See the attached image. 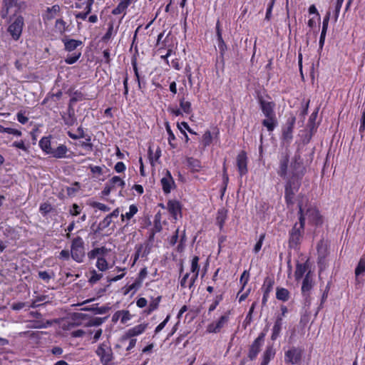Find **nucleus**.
Masks as SVG:
<instances>
[{
    "mask_svg": "<svg viewBox=\"0 0 365 365\" xmlns=\"http://www.w3.org/2000/svg\"><path fill=\"white\" fill-rule=\"evenodd\" d=\"M299 214L300 215V207L303 210L304 222L307 220L310 224L319 225L322 224V217L318 210L307 204V197H302L298 202Z\"/></svg>",
    "mask_w": 365,
    "mask_h": 365,
    "instance_id": "1",
    "label": "nucleus"
},
{
    "mask_svg": "<svg viewBox=\"0 0 365 365\" xmlns=\"http://www.w3.org/2000/svg\"><path fill=\"white\" fill-rule=\"evenodd\" d=\"M5 19L9 24L7 29L8 33L14 41L19 40L24 26V17L20 14H17V10H15V13H14L12 16Z\"/></svg>",
    "mask_w": 365,
    "mask_h": 365,
    "instance_id": "2",
    "label": "nucleus"
},
{
    "mask_svg": "<svg viewBox=\"0 0 365 365\" xmlns=\"http://www.w3.org/2000/svg\"><path fill=\"white\" fill-rule=\"evenodd\" d=\"M303 210L300 207V216H299V222L296 223L289 232V245L291 247H294L297 245L302 237V234L304 232V216L302 215Z\"/></svg>",
    "mask_w": 365,
    "mask_h": 365,
    "instance_id": "3",
    "label": "nucleus"
},
{
    "mask_svg": "<svg viewBox=\"0 0 365 365\" xmlns=\"http://www.w3.org/2000/svg\"><path fill=\"white\" fill-rule=\"evenodd\" d=\"M71 256L78 263L83 261L85 257L84 242L81 237H75L71 242Z\"/></svg>",
    "mask_w": 365,
    "mask_h": 365,
    "instance_id": "4",
    "label": "nucleus"
},
{
    "mask_svg": "<svg viewBox=\"0 0 365 365\" xmlns=\"http://www.w3.org/2000/svg\"><path fill=\"white\" fill-rule=\"evenodd\" d=\"M2 6L0 10V16L2 19H8L9 16L15 13V10H17V14H19L22 2L19 0H2Z\"/></svg>",
    "mask_w": 365,
    "mask_h": 365,
    "instance_id": "5",
    "label": "nucleus"
},
{
    "mask_svg": "<svg viewBox=\"0 0 365 365\" xmlns=\"http://www.w3.org/2000/svg\"><path fill=\"white\" fill-rule=\"evenodd\" d=\"M96 354L100 357L103 365H110L113 356L110 347L106 344H101L97 350Z\"/></svg>",
    "mask_w": 365,
    "mask_h": 365,
    "instance_id": "6",
    "label": "nucleus"
},
{
    "mask_svg": "<svg viewBox=\"0 0 365 365\" xmlns=\"http://www.w3.org/2000/svg\"><path fill=\"white\" fill-rule=\"evenodd\" d=\"M289 160V155L287 152H283L280 154L277 174L284 179L287 178V168Z\"/></svg>",
    "mask_w": 365,
    "mask_h": 365,
    "instance_id": "7",
    "label": "nucleus"
},
{
    "mask_svg": "<svg viewBox=\"0 0 365 365\" xmlns=\"http://www.w3.org/2000/svg\"><path fill=\"white\" fill-rule=\"evenodd\" d=\"M148 325V324L143 323L128 329L123 334L122 337L123 340L131 339L142 334L147 329Z\"/></svg>",
    "mask_w": 365,
    "mask_h": 365,
    "instance_id": "8",
    "label": "nucleus"
},
{
    "mask_svg": "<svg viewBox=\"0 0 365 365\" xmlns=\"http://www.w3.org/2000/svg\"><path fill=\"white\" fill-rule=\"evenodd\" d=\"M259 103L261 110L266 118L276 116L274 112L275 103L274 102L267 101L262 98H259Z\"/></svg>",
    "mask_w": 365,
    "mask_h": 365,
    "instance_id": "9",
    "label": "nucleus"
},
{
    "mask_svg": "<svg viewBox=\"0 0 365 365\" xmlns=\"http://www.w3.org/2000/svg\"><path fill=\"white\" fill-rule=\"evenodd\" d=\"M229 320L228 314L222 315L217 322H212L207 325V331L209 333H218L221 329L227 323Z\"/></svg>",
    "mask_w": 365,
    "mask_h": 365,
    "instance_id": "10",
    "label": "nucleus"
},
{
    "mask_svg": "<svg viewBox=\"0 0 365 365\" xmlns=\"http://www.w3.org/2000/svg\"><path fill=\"white\" fill-rule=\"evenodd\" d=\"M264 338V334H261L254 341L252 344L251 345L248 356L251 360H253L256 358L258 353L260 351V348L262 346Z\"/></svg>",
    "mask_w": 365,
    "mask_h": 365,
    "instance_id": "11",
    "label": "nucleus"
},
{
    "mask_svg": "<svg viewBox=\"0 0 365 365\" xmlns=\"http://www.w3.org/2000/svg\"><path fill=\"white\" fill-rule=\"evenodd\" d=\"M160 182L163 192L170 193L175 182L169 170H165V175L162 178Z\"/></svg>",
    "mask_w": 365,
    "mask_h": 365,
    "instance_id": "12",
    "label": "nucleus"
},
{
    "mask_svg": "<svg viewBox=\"0 0 365 365\" xmlns=\"http://www.w3.org/2000/svg\"><path fill=\"white\" fill-rule=\"evenodd\" d=\"M237 165L241 176L247 174V160L245 152L242 151L237 157Z\"/></svg>",
    "mask_w": 365,
    "mask_h": 365,
    "instance_id": "13",
    "label": "nucleus"
},
{
    "mask_svg": "<svg viewBox=\"0 0 365 365\" xmlns=\"http://www.w3.org/2000/svg\"><path fill=\"white\" fill-rule=\"evenodd\" d=\"M300 358L299 351L297 349L292 348L285 353L284 361L286 363L294 364H297L300 360Z\"/></svg>",
    "mask_w": 365,
    "mask_h": 365,
    "instance_id": "14",
    "label": "nucleus"
},
{
    "mask_svg": "<svg viewBox=\"0 0 365 365\" xmlns=\"http://www.w3.org/2000/svg\"><path fill=\"white\" fill-rule=\"evenodd\" d=\"M295 120V117L294 116H292L287 120V128L283 131V137L285 140H289L292 138V132Z\"/></svg>",
    "mask_w": 365,
    "mask_h": 365,
    "instance_id": "15",
    "label": "nucleus"
},
{
    "mask_svg": "<svg viewBox=\"0 0 365 365\" xmlns=\"http://www.w3.org/2000/svg\"><path fill=\"white\" fill-rule=\"evenodd\" d=\"M169 212L177 220V216L180 214L181 207L179 202L176 200H170L167 205Z\"/></svg>",
    "mask_w": 365,
    "mask_h": 365,
    "instance_id": "16",
    "label": "nucleus"
},
{
    "mask_svg": "<svg viewBox=\"0 0 365 365\" xmlns=\"http://www.w3.org/2000/svg\"><path fill=\"white\" fill-rule=\"evenodd\" d=\"M282 317L278 316L276 319V321H275L274 324L272 328V336H271L272 340L274 341L279 337L281 330H282Z\"/></svg>",
    "mask_w": 365,
    "mask_h": 365,
    "instance_id": "17",
    "label": "nucleus"
},
{
    "mask_svg": "<svg viewBox=\"0 0 365 365\" xmlns=\"http://www.w3.org/2000/svg\"><path fill=\"white\" fill-rule=\"evenodd\" d=\"M62 41L64 43L65 49L69 52L74 51L78 46H81L83 43L81 41L76 39L63 38Z\"/></svg>",
    "mask_w": 365,
    "mask_h": 365,
    "instance_id": "18",
    "label": "nucleus"
},
{
    "mask_svg": "<svg viewBox=\"0 0 365 365\" xmlns=\"http://www.w3.org/2000/svg\"><path fill=\"white\" fill-rule=\"evenodd\" d=\"M295 194V190L292 187V182L289 180L285 186V200L288 205L293 204V198Z\"/></svg>",
    "mask_w": 365,
    "mask_h": 365,
    "instance_id": "19",
    "label": "nucleus"
},
{
    "mask_svg": "<svg viewBox=\"0 0 365 365\" xmlns=\"http://www.w3.org/2000/svg\"><path fill=\"white\" fill-rule=\"evenodd\" d=\"M262 125L267 128L269 132H272L277 125V119L276 116L267 117L262 122Z\"/></svg>",
    "mask_w": 365,
    "mask_h": 365,
    "instance_id": "20",
    "label": "nucleus"
},
{
    "mask_svg": "<svg viewBox=\"0 0 365 365\" xmlns=\"http://www.w3.org/2000/svg\"><path fill=\"white\" fill-rule=\"evenodd\" d=\"M67 151L68 149L66 145H60L56 149H52L50 154L56 158H62L66 157Z\"/></svg>",
    "mask_w": 365,
    "mask_h": 365,
    "instance_id": "21",
    "label": "nucleus"
},
{
    "mask_svg": "<svg viewBox=\"0 0 365 365\" xmlns=\"http://www.w3.org/2000/svg\"><path fill=\"white\" fill-rule=\"evenodd\" d=\"M107 251L108 250L105 247L95 248L88 253V257L90 259H95L96 257H99L98 256L102 257L106 254Z\"/></svg>",
    "mask_w": 365,
    "mask_h": 365,
    "instance_id": "22",
    "label": "nucleus"
},
{
    "mask_svg": "<svg viewBox=\"0 0 365 365\" xmlns=\"http://www.w3.org/2000/svg\"><path fill=\"white\" fill-rule=\"evenodd\" d=\"M274 354L275 351L274 349L272 346H268L263 354V359L261 365H267L271 359L274 357Z\"/></svg>",
    "mask_w": 365,
    "mask_h": 365,
    "instance_id": "23",
    "label": "nucleus"
},
{
    "mask_svg": "<svg viewBox=\"0 0 365 365\" xmlns=\"http://www.w3.org/2000/svg\"><path fill=\"white\" fill-rule=\"evenodd\" d=\"M39 146L47 154H50L52 150L51 140L49 137H43L39 141Z\"/></svg>",
    "mask_w": 365,
    "mask_h": 365,
    "instance_id": "24",
    "label": "nucleus"
},
{
    "mask_svg": "<svg viewBox=\"0 0 365 365\" xmlns=\"http://www.w3.org/2000/svg\"><path fill=\"white\" fill-rule=\"evenodd\" d=\"M227 212L225 209H220L217 212V215L216 218L217 224L219 225L220 229L221 230L224 225V223L227 219Z\"/></svg>",
    "mask_w": 365,
    "mask_h": 365,
    "instance_id": "25",
    "label": "nucleus"
},
{
    "mask_svg": "<svg viewBox=\"0 0 365 365\" xmlns=\"http://www.w3.org/2000/svg\"><path fill=\"white\" fill-rule=\"evenodd\" d=\"M276 297L279 300L287 302L289 299V292L285 288H277Z\"/></svg>",
    "mask_w": 365,
    "mask_h": 365,
    "instance_id": "26",
    "label": "nucleus"
},
{
    "mask_svg": "<svg viewBox=\"0 0 365 365\" xmlns=\"http://www.w3.org/2000/svg\"><path fill=\"white\" fill-rule=\"evenodd\" d=\"M187 166L193 171L198 172L201 168L200 162L193 158H188L187 159Z\"/></svg>",
    "mask_w": 365,
    "mask_h": 365,
    "instance_id": "27",
    "label": "nucleus"
},
{
    "mask_svg": "<svg viewBox=\"0 0 365 365\" xmlns=\"http://www.w3.org/2000/svg\"><path fill=\"white\" fill-rule=\"evenodd\" d=\"M310 272H309L302 282V291L303 293L308 292L312 287V282L310 278Z\"/></svg>",
    "mask_w": 365,
    "mask_h": 365,
    "instance_id": "28",
    "label": "nucleus"
},
{
    "mask_svg": "<svg viewBox=\"0 0 365 365\" xmlns=\"http://www.w3.org/2000/svg\"><path fill=\"white\" fill-rule=\"evenodd\" d=\"M307 270V265L306 264H297L294 276L297 280H299Z\"/></svg>",
    "mask_w": 365,
    "mask_h": 365,
    "instance_id": "29",
    "label": "nucleus"
},
{
    "mask_svg": "<svg viewBox=\"0 0 365 365\" xmlns=\"http://www.w3.org/2000/svg\"><path fill=\"white\" fill-rule=\"evenodd\" d=\"M55 28L61 34H63L68 31V25L63 19H59L56 21Z\"/></svg>",
    "mask_w": 365,
    "mask_h": 365,
    "instance_id": "30",
    "label": "nucleus"
},
{
    "mask_svg": "<svg viewBox=\"0 0 365 365\" xmlns=\"http://www.w3.org/2000/svg\"><path fill=\"white\" fill-rule=\"evenodd\" d=\"M180 108L182 113L190 114L192 113V106L190 101H185V98L180 100Z\"/></svg>",
    "mask_w": 365,
    "mask_h": 365,
    "instance_id": "31",
    "label": "nucleus"
},
{
    "mask_svg": "<svg viewBox=\"0 0 365 365\" xmlns=\"http://www.w3.org/2000/svg\"><path fill=\"white\" fill-rule=\"evenodd\" d=\"M96 265L98 270L101 272H104L108 269V263L103 257H98Z\"/></svg>",
    "mask_w": 365,
    "mask_h": 365,
    "instance_id": "32",
    "label": "nucleus"
},
{
    "mask_svg": "<svg viewBox=\"0 0 365 365\" xmlns=\"http://www.w3.org/2000/svg\"><path fill=\"white\" fill-rule=\"evenodd\" d=\"M108 182L111 185V186L115 188L116 187H120L122 188L124 187L125 182L118 176L113 177Z\"/></svg>",
    "mask_w": 365,
    "mask_h": 365,
    "instance_id": "33",
    "label": "nucleus"
},
{
    "mask_svg": "<svg viewBox=\"0 0 365 365\" xmlns=\"http://www.w3.org/2000/svg\"><path fill=\"white\" fill-rule=\"evenodd\" d=\"M83 311H93L95 314H103L108 312V308L106 307H86L81 309Z\"/></svg>",
    "mask_w": 365,
    "mask_h": 365,
    "instance_id": "34",
    "label": "nucleus"
},
{
    "mask_svg": "<svg viewBox=\"0 0 365 365\" xmlns=\"http://www.w3.org/2000/svg\"><path fill=\"white\" fill-rule=\"evenodd\" d=\"M365 272V258H361L355 269L356 277L364 274Z\"/></svg>",
    "mask_w": 365,
    "mask_h": 365,
    "instance_id": "35",
    "label": "nucleus"
},
{
    "mask_svg": "<svg viewBox=\"0 0 365 365\" xmlns=\"http://www.w3.org/2000/svg\"><path fill=\"white\" fill-rule=\"evenodd\" d=\"M199 259H200L197 256H195L192 259L190 271L193 274H199V271H200V266L198 264Z\"/></svg>",
    "mask_w": 365,
    "mask_h": 365,
    "instance_id": "36",
    "label": "nucleus"
},
{
    "mask_svg": "<svg viewBox=\"0 0 365 365\" xmlns=\"http://www.w3.org/2000/svg\"><path fill=\"white\" fill-rule=\"evenodd\" d=\"M160 299H161L160 297H158L155 299H153V300L149 304L148 309L147 311L148 314H150L152 312H153L154 310H155L158 308L159 303L160 302Z\"/></svg>",
    "mask_w": 365,
    "mask_h": 365,
    "instance_id": "37",
    "label": "nucleus"
},
{
    "mask_svg": "<svg viewBox=\"0 0 365 365\" xmlns=\"http://www.w3.org/2000/svg\"><path fill=\"white\" fill-rule=\"evenodd\" d=\"M60 11V6L58 5H54L51 8L47 9L48 14L46 16L47 19L50 20L54 17V15Z\"/></svg>",
    "mask_w": 365,
    "mask_h": 365,
    "instance_id": "38",
    "label": "nucleus"
},
{
    "mask_svg": "<svg viewBox=\"0 0 365 365\" xmlns=\"http://www.w3.org/2000/svg\"><path fill=\"white\" fill-rule=\"evenodd\" d=\"M130 4V3L127 2V1L124 0V1L120 3L118 6L114 9L112 11L113 14L117 15L120 14L124 9L127 8V6Z\"/></svg>",
    "mask_w": 365,
    "mask_h": 365,
    "instance_id": "39",
    "label": "nucleus"
},
{
    "mask_svg": "<svg viewBox=\"0 0 365 365\" xmlns=\"http://www.w3.org/2000/svg\"><path fill=\"white\" fill-rule=\"evenodd\" d=\"M92 207H96L103 212H108L110 210V207L101 202L92 201L89 204Z\"/></svg>",
    "mask_w": 365,
    "mask_h": 365,
    "instance_id": "40",
    "label": "nucleus"
},
{
    "mask_svg": "<svg viewBox=\"0 0 365 365\" xmlns=\"http://www.w3.org/2000/svg\"><path fill=\"white\" fill-rule=\"evenodd\" d=\"M93 333V331H92L90 329H88L87 331L82 330V329H78V330L72 331L71 336L73 337H82L86 334L91 335Z\"/></svg>",
    "mask_w": 365,
    "mask_h": 365,
    "instance_id": "41",
    "label": "nucleus"
},
{
    "mask_svg": "<svg viewBox=\"0 0 365 365\" xmlns=\"http://www.w3.org/2000/svg\"><path fill=\"white\" fill-rule=\"evenodd\" d=\"M148 154H149V158H150V163H151L152 165H153L154 160L156 161V160H158L160 158V155H161V151L158 148V149H157L155 153L153 154L151 148H150L149 150H148Z\"/></svg>",
    "mask_w": 365,
    "mask_h": 365,
    "instance_id": "42",
    "label": "nucleus"
},
{
    "mask_svg": "<svg viewBox=\"0 0 365 365\" xmlns=\"http://www.w3.org/2000/svg\"><path fill=\"white\" fill-rule=\"evenodd\" d=\"M63 119L66 125H73L76 122L73 113H69L67 115H63Z\"/></svg>",
    "mask_w": 365,
    "mask_h": 365,
    "instance_id": "43",
    "label": "nucleus"
},
{
    "mask_svg": "<svg viewBox=\"0 0 365 365\" xmlns=\"http://www.w3.org/2000/svg\"><path fill=\"white\" fill-rule=\"evenodd\" d=\"M51 323L47 321L46 323L41 322H32V324H31L29 327L32 329H43L46 328Z\"/></svg>",
    "mask_w": 365,
    "mask_h": 365,
    "instance_id": "44",
    "label": "nucleus"
},
{
    "mask_svg": "<svg viewBox=\"0 0 365 365\" xmlns=\"http://www.w3.org/2000/svg\"><path fill=\"white\" fill-rule=\"evenodd\" d=\"M91 276L89 279V282L91 284H94L100 280L103 277L102 274H98L96 270H93L91 272Z\"/></svg>",
    "mask_w": 365,
    "mask_h": 365,
    "instance_id": "45",
    "label": "nucleus"
},
{
    "mask_svg": "<svg viewBox=\"0 0 365 365\" xmlns=\"http://www.w3.org/2000/svg\"><path fill=\"white\" fill-rule=\"evenodd\" d=\"M138 212V207L135 205H131L129 207V212L125 214L126 219H131Z\"/></svg>",
    "mask_w": 365,
    "mask_h": 365,
    "instance_id": "46",
    "label": "nucleus"
},
{
    "mask_svg": "<svg viewBox=\"0 0 365 365\" xmlns=\"http://www.w3.org/2000/svg\"><path fill=\"white\" fill-rule=\"evenodd\" d=\"M46 297L44 296V295H42V296H40V297H36V299H34L31 304V305L29 306V307H31V308H36L37 307H38L40 304H38L39 302H43L44 300H46Z\"/></svg>",
    "mask_w": 365,
    "mask_h": 365,
    "instance_id": "47",
    "label": "nucleus"
},
{
    "mask_svg": "<svg viewBox=\"0 0 365 365\" xmlns=\"http://www.w3.org/2000/svg\"><path fill=\"white\" fill-rule=\"evenodd\" d=\"M264 237H265L264 234H262L259 236V240L255 244V247H254V252L255 253H257L261 250Z\"/></svg>",
    "mask_w": 365,
    "mask_h": 365,
    "instance_id": "48",
    "label": "nucleus"
},
{
    "mask_svg": "<svg viewBox=\"0 0 365 365\" xmlns=\"http://www.w3.org/2000/svg\"><path fill=\"white\" fill-rule=\"evenodd\" d=\"M81 55V53L79 52L77 55L68 56L65 59V61L68 64H73V63H76L78 60V58H80Z\"/></svg>",
    "mask_w": 365,
    "mask_h": 365,
    "instance_id": "49",
    "label": "nucleus"
},
{
    "mask_svg": "<svg viewBox=\"0 0 365 365\" xmlns=\"http://www.w3.org/2000/svg\"><path fill=\"white\" fill-rule=\"evenodd\" d=\"M104 321L103 318L96 317L89 321L88 323V327L92 326H99L101 325Z\"/></svg>",
    "mask_w": 365,
    "mask_h": 365,
    "instance_id": "50",
    "label": "nucleus"
},
{
    "mask_svg": "<svg viewBox=\"0 0 365 365\" xmlns=\"http://www.w3.org/2000/svg\"><path fill=\"white\" fill-rule=\"evenodd\" d=\"M202 141L205 145H208L212 141V135L210 131H206L202 136Z\"/></svg>",
    "mask_w": 365,
    "mask_h": 365,
    "instance_id": "51",
    "label": "nucleus"
},
{
    "mask_svg": "<svg viewBox=\"0 0 365 365\" xmlns=\"http://www.w3.org/2000/svg\"><path fill=\"white\" fill-rule=\"evenodd\" d=\"M170 315H168L166 317V318L164 319L163 322H162L160 324H158L157 326V327L155 328V334H158L159 333L164 327L166 325V324L168 322V321L170 320Z\"/></svg>",
    "mask_w": 365,
    "mask_h": 365,
    "instance_id": "52",
    "label": "nucleus"
},
{
    "mask_svg": "<svg viewBox=\"0 0 365 365\" xmlns=\"http://www.w3.org/2000/svg\"><path fill=\"white\" fill-rule=\"evenodd\" d=\"M16 117L18 121L21 124H26L29 120V118L21 111L17 113Z\"/></svg>",
    "mask_w": 365,
    "mask_h": 365,
    "instance_id": "53",
    "label": "nucleus"
},
{
    "mask_svg": "<svg viewBox=\"0 0 365 365\" xmlns=\"http://www.w3.org/2000/svg\"><path fill=\"white\" fill-rule=\"evenodd\" d=\"M38 277L46 281V282H48L50 280V279L51 278V275L46 271H41V272H38Z\"/></svg>",
    "mask_w": 365,
    "mask_h": 365,
    "instance_id": "54",
    "label": "nucleus"
},
{
    "mask_svg": "<svg viewBox=\"0 0 365 365\" xmlns=\"http://www.w3.org/2000/svg\"><path fill=\"white\" fill-rule=\"evenodd\" d=\"M103 168H105V166H103V167L93 166V165L90 166L91 173L93 174H98V175H101L103 174Z\"/></svg>",
    "mask_w": 365,
    "mask_h": 365,
    "instance_id": "55",
    "label": "nucleus"
},
{
    "mask_svg": "<svg viewBox=\"0 0 365 365\" xmlns=\"http://www.w3.org/2000/svg\"><path fill=\"white\" fill-rule=\"evenodd\" d=\"M272 285L273 282L271 279H266L264 283V287H266L264 292L269 294L272 288Z\"/></svg>",
    "mask_w": 365,
    "mask_h": 365,
    "instance_id": "56",
    "label": "nucleus"
},
{
    "mask_svg": "<svg viewBox=\"0 0 365 365\" xmlns=\"http://www.w3.org/2000/svg\"><path fill=\"white\" fill-rule=\"evenodd\" d=\"M249 280V273L245 270L243 272V273L241 275L240 277V282L243 284L242 289L245 286V284L247 283Z\"/></svg>",
    "mask_w": 365,
    "mask_h": 365,
    "instance_id": "57",
    "label": "nucleus"
},
{
    "mask_svg": "<svg viewBox=\"0 0 365 365\" xmlns=\"http://www.w3.org/2000/svg\"><path fill=\"white\" fill-rule=\"evenodd\" d=\"M120 314H122L120 321L123 324L130 319V314L128 311H122Z\"/></svg>",
    "mask_w": 365,
    "mask_h": 365,
    "instance_id": "58",
    "label": "nucleus"
},
{
    "mask_svg": "<svg viewBox=\"0 0 365 365\" xmlns=\"http://www.w3.org/2000/svg\"><path fill=\"white\" fill-rule=\"evenodd\" d=\"M112 222V218L108 215L101 222V225L103 228H106L110 226Z\"/></svg>",
    "mask_w": 365,
    "mask_h": 365,
    "instance_id": "59",
    "label": "nucleus"
},
{
    "mask_svg": "<svg viewBox=\"0 0 365 365\" xmlns=\"http://www.w3.org/2000/svg\"><path fill=\"white\" fill-rule=\"evenodd\" d=\"M113 189V187L111 186V185L108 182L106 184V186L103 189V190L102 191V195L103 196H107L108 195L111 190Z\"/></svg>",
    "mask_w": 365,
    "mask_h": 365,
    "instance_id": "60",
    "label": "nucleus"
},
{
    "mask_svg": "<svg viewBox=\"0 0 365 365\" xmlns=\"http://www.w3.org/2000/svg\"><path fill=\"white\" fill-rule=\"evenodd\" d=\"M6 133L12 134L16 136H21L22 135L21 131L12 128H6Z\"/></svg>",
    "mask_w": 365,
    "mask_h": 365,
    "instance_id": "61",
    "label": "nucleus"
},
{
    "mask_svg": "<svg viewBox=\"0 0 365 365\" xmlns=\"http://www.w3.org/2000/svg\"><path fill=\"white\" fill-rule=\"evenodd\" d=\"M125 170V165L123 162H118L115 165V170L117 173H122Z\"/></svg>",
    "mask_w": 365,
    "mask_h": 365,
    "instance_id": "62",
    "label": "nucleus"
},
{
    "mask_svg": "<svg viewBox=\"0 0 365 365\" xmlns=\"http://www.w3.org/2000/svg\"><path fill=\"white\" fill-rule=\"evenodd\" d=\"M26 306V303H25V302H17V303H14L11 305V308L14 310L19 311V310L23 309L24 307H25Z\"/></svg>",
    "mask_w": 365,
    "mask_h": 365,
    "instance_id": "63",
    "label": "nucleus"
},
{
    "mask_svg": "<svg viewBox=\"0 0 365 365\" xmlns=\"http://www.w3.org/2000/svg\"><path fill=\"white\" fill-rule=\"evenodd\" d=\"M12 145L15 148H19L24 151L27 150V148L26 147L24 142L23 140L14 142Z\"/></svg>",
    "mask_w": 365,
    "mask_h": 365,
    "instance_id": "64",
    "label": "nucleus"
}]
</instances>
